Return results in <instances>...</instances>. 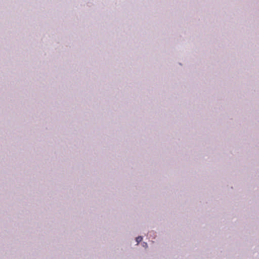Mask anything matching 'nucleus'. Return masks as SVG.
<instances>
[{"label":"nucleus","mask_w":259,"mask_h":259,"mask_svg":"<svg viewBox=\"0 0 259 259\" xmlns=\"http://www.w3.org/2000/svg\"><path fill=\"white\" fill-rule=\"evenodd\" d=\"M142 239H143V238L141 236H138V237H137L136 238V241L137 242V243L138 244L139 243L141 242Z\"/></svg>","instance_id":"1"}]
</instances>
